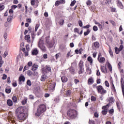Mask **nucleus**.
I'll return each mask as SVG.
<instances>
[{
    "instance_id": "774afa93",
    "label": "nucleus",
    "mask_w": 124,
    "mask_h": 124,
    "mask_svg": "<svg viewBox=\"0 0 124 124\" xmlns=\"http://www.w3.org/2000/svg\"><path fill=\"white\" fill-rule=\"evenodd\" d=\"M98 116H99L98 113H97L96 112L94 113V117H95V118H98Z\"/></svg>"
},
{
    "instance_id": "dca6fc26",
    "label": "nucleus",
    "mask_w": 124,
    "mask_h": 124,
    "mask_svg": "<svg viewBox=\"0 0 124 124\" xmlns=\"http://www.w3.org/2000/svg\"><path fill=\"white\" fill-rule=\"evenodd\" d=\"M22 51L24 52L23 53L24 57H28V56H29V51L26 50V48L25 47L22 48Z\"/></svg>"
},
{
    "instance_id": "aec40b11",
    "label": "nucleus",
    "mask_w": 124,
    "mask_h": 124,
    "mask_svg": "<svg viewBox=\"0 0 124 124\" xmlns=\"http://www.w3.org/2000/svg\"><path fill=\"white\" fill-rule=\"evenodd\" d=\"M25 80H26L25 77H24V76L21 75L19 78L18 81L20 83H21V82H25Z\"/></svg>"
},
{
    "instance_id": "69168bd1",
    "label": "nucleus",
    "mask_w": 124,
    "mask_h": 124,
    "mask_svg": "<svg viewBox=\"0 0 124 124\" xmlns=\"http://www.w3.org/2000/svg\"><path fill=\"white\" fill-rule=\"evenodd\" d=\"M86 4H87V5H91V4H92V1H91V0H88L86 2Z\"/></svg>"
},
{
    "instance_id": "5701e85b",
    "label": "nucleus",
    "mask_w": 124,
    "mask_h": 124,
    "mask_svg": "<svg viewBox=\"0 0 124 124\" xmlns=\"http://www.w3.org/2000/svg\"><path fill=\"white\" fill-rule=\"evenodd\" d=\"M94 81H93V78H91L88 79V85H92V84H93V82Z\"/></svg>"
},
{
    "instance_id": "3c124183",
    "label": "nucleus",
    "mask_w": 124,
    "mask_h": 124,
    "mask_svg": "<svg viewBox=\"0 0 124 124\" xmlns=\"http://www.w3.org/2000/svg\"><path fill=\"white\" fill-rule=\"evenodd\" d=\"M91 101H96V98L94 96H91Z\"/></svg>"
},
{
    "instance_id": "473e14b6",
    "label": "nucleus",
    "mask_w": 124,
    "mask_h": 124,
    "mask_svg": "<svg viewBox=\"0 0 124 124\" xmlns=\"http://www.w3.org/2000/svg\"><path fill=\"white\" fill-rule=\"evenodd\" d=\"M114 49H115V52L116 54H117V55L120 54V52H121V50H120L119 48L115 47Z\"/></svg>"
},
{
    "instance_id": "4be33fe9",
    "label": "nucleus",
    "mask_w": 124,
    "mask_h": 124,
    "mask_svg": "<svg viewBox=\"0 0 124 124\" xmlns=\"http://www.w3.org/2000/svg\"><path fill=\"white\" fill-rule=\"evenodd\" d=\"M117 4L119 7L121 8V9H123L124 8V5H123V3L121 2V1L119 0H117Z\"/></svg>"
},
{
    "instance_id": "680f3d73",
    "label": "nucleus",
    "mask_w": 124,
    "mask_h": 124,
    "mask_svg": "<svg viewBox=\"0 0 124 124\" xmlns=\"http://www.w3.org/2000/svg\"><path fill=\"white\" fill-rule=\"evenodd\" d=\"M33 76H37V75H38V72L35 71H33Z\"/></svg>"
},
{
    "instance_id": "a19ab883",
    "label": "nucleus",
    "mask_w": 124,
    "mask_h": 124,
    "mask_svg": "<svg viewBox=\"0 0 124 124\" xmlns=\"http://www.w3.org/2000/svg\"><path fill=\"white\" fill-rule=\"evenodd\" d=\"M74 32H77V33L79 34V32H80V31L79 30V29L78 28H76L74 29Z\"/></svg>"
},
{
    "instance_id": "f3484780",
    "label": "nucleus",
    "mask_w": 124,
    "mask_h": 124,
    "mask_svg": "<svg viewBox=\"0 0 124 124\" xmlns=\"http://www.w3.org/2000/svg\"><path fill=\"white\" fill-rule=\"evenodd\" d=\"M47 78H48L47 75H43L41 76L40 80L42 82H44V81H45V80H46Z\"/></svg>"
},
{
    "instance_id": "72a5a7b5",
    "label": "nucleus",
    "mask_w": 124,
    "mask_h": 124,
    "mask_svg": "<svg viewBox=\"0 0 124 124\" xmlns=\"http://www.w3.org/2000/svg\"><path fill=\"white\" fill-rule=\"evenodd\" d=\"M90 32H91V30H90V29H87V31H85L84 32V35L85 36H87V35H88L89 33H90Z\"/></svg>"
},
{
    "instance_id": "f704fd0d",
    "label": "nucleus",
    "mask_w": 124,
    "mask_h": 124,
    "mask_svg": "<svg viewBox=\"0 0 124 124\" xmlns=\"http://www.w3.org/2000/svg\"><path fill=\"white\" fill-rule=\"evenodd\" d=\"M108 52L111 58H113V57H114V54H113V51H112V49H111V47H109Z\"/></svg>"
},
{
    "instance_id": "c85d7f7f",
    "label": "nucleus",
    "mask_w": 124,
    "mask_h": 124,
    "mask_svg": "<svg viewBox=\"0 0 124 124\" xmlns=\"http://www.w3.org/2000/svg\"><path fill=\"white\" fill-rule=\"evenodd\" d=\"M46 46L48 48L51 49L53 47V44H52V43L49 42L48 43H46Z\"/></svg>"
},
{
    "instance_id": "c756f323",
    "label": "nucleus",
    "mask_w": 124,
    "mask_h": 124,
    "mask_svg": "<svg viewBox=\"0 0 124 124\" xmlns=\"http://www.w3.org/2000/svg\"><path fill=\"white\" fill-rule=\"evenodd\" d=\"M12 100H13V102H14L15 103H16V102H17V101H18V98H17V97L16 96H13Z\"/></svg>"
},
{
    "instance_id": "09e8293b",
    "label": "nucleus",
    "mask_w": 124,
    "mask_h": 124,
    "mask_svg": "<svg viewBox=\"0 0 124 124\" xmlns=\"http://www.w3.org/2000/svg\"><path fill=\"white\" fill-rule=\"evenodd\" d=\"M109 105H107L106 106H104L102 107V109L103 110H107V108H108V106Z\"/></svg>"
},
{
    "instance_id": "6ab92c4d",
    "label": "nucleus",
    "mask_w": 124,
    "mask_h": 124,
    "mask_svg": "<svg viewBox=\"0 0 124 124\" xmlns=\"http://www.w3.org/2000/svg\"><path fill=\"white\" fill-rule=\"evenodd\" d=\"M98 61L100 62V63L103 64L104 63V62H105V58L101 57L100 58H99V59H98Z\"/></svg>"
},
{
    "instance_id": "9b49d317",
    "label": "nucleus",
    "mask_w": 124,
    "mask_h": 124,
    "mask_svg": "<svg viewBox=\"0 0 124 124\" xmlns=\"http://www.w3.org/2000/svg\"><path fill=\"white\" fill-rule=\"evenodd\" d=\"M106 64L108 66V70L110 71V72H111V73H112L113 71V69H112V65H111L109 62H107Z\"/></svg>"
},
{
    "instance_id": "052dcab7",
    "label": "nucleus",
    "mask_w": 124,
    "mask_h": 124,
    "mask_svg": "<svg viewBox=\"0 0 124 124\" xmlns=\"http://www.w3.org/2000/svg\"><path fill=\"white\" fill-rule=\"evenodd\" d=\"M17 5H13L11 6V8L13 9V10H15L16 9V8H17Z\"/></svg>"
},
{
    "instance_id": "393cba45",
    "label": "nucleus",
    "mask_w": 124,
    "mask_h": 124,
    "mask_svg": "<svg viewBox=\"0 0 124 124\" xmlns=\"http://www.w3.org/2000/svg\"><path fill=\"white\" fill-rule=\"evenodd\" d=\"M61 80L63 83H65L66 82H67V78L65 76H62L61 78Z\"/></svg>"
},
{
    "instance_id": "4468645a",
    "label": "nucleus",
    "mask_w": 124,
    "mask_h": 124,
    "mask_svg": "<svg viewBox=\"0 0 124 124\" xmlns=\"http://www.w3.org/2000/svg\"><path fill=\"white\" fill-rule=\"evenodd\" d=\"M49 88L52 91H54L55 88H56V82H53L52 83H50V84L49 85Z\"/></svg>"
},
{
    "instance_id": "6e6552de",
    "label": "nucleus",
    "mask_w": 124,
    "mask_h": 124,
    "mask_svg": "<svg viewBox=\"0 0 124 124\" xmlns=\"http://www.w3.org/2000/svg\"><path fill=\"white\" fill-rule=\"evenodd\" d=\"M100 69H101V71L103 73H104L105 74H106V73H108V70L107 69V68H106V66H101Z\"/></svg>"
},
{
    "instance_id": "b1692460",
    "label": "nucleus",
    "mask_w": 124,
    "mask_h": 124,
    "mask_svg": "<svg viewBox=\"0 0 124 124\" xmlns=\"http://www.w3.org/2000/svg\"><path fill=\"white\" fill-rule=\"evenodd\" d=\"M7 104L8 106H12L13 105V102L11 99H8L7 101Z\"/></svg>"
},
{
    "instance_id": "5fc2aeb1",
    "label": "nucleus",
    "mask_w": 124,
    "mask_h": 124,
    "mask_svg": "<svg viewBox=\"0 0 124 124\" xmlns=\"http://www.w3.org/2000/svg\"><path fill=\"white\" fill-rule=\"evenodd\" d=\"M108 113L111 115L112 114H114V109L111 108L108 111Z\"/></svg>"
},
{
    "instance_id": "2f4dec72",
    "label": "nucleus",
    "mask_w": 124,
    "mask_h": 124,
    "mask_svg": "<svg viewBox=\"0 0 124 124\" xmlns=\"http://www.w3.org/2000/svg\"><path fill=\"white\" fill-rule=\"evenodd\" d=\"M71 95V91L69 90L66 92V96H70Z\"/></svg>"
},
{
    "instance_id": "1a4fd4ad",
    "label": "nucleus",
    "mask_w": 124,
    "mask_h": 124,
    "mask_svg": "<svg viewBox=\"0 0 124 124\" xmlns=\"http://www.w3.org/2000/svg\"><path fill=\"white\" fill-rule=\"evenodd\" d=\"M110 85H111L110 88L111 89V91L114 93H117V91L116 90V88H115V85H114V83H113V81H111Z\"/></svg>"
},
{
    "instance_id": "423d86ee",
    "label": "nucleus",
    "mask_w": 124,
    "mask_h": 124,
    "mask_svg": "<svg viewBox=\"0 0 124 124\" xmlns=\"http://www.w3.org/2000/svg\"><path fill=\"white\" fill-rule=\"evenodd\" d=\"M38 47L41 50L42 52H43V53H45V52L47 51L46 49V46H44V42L41 39H40L38 42Z\"/></svg>"
},
{
    "instance_id": "6e6d98bb",
    "label": "nucleus",
    "mask_w": 124,
    "mask_h": 124,
    "mask_svg": "<svg viewBox=\"0 0 124 124\" xmlns=\"http://www.w3.org/2000/svg\"><path fill=\"white\" fill-rule=\"evenodd\" d=\"M31 35L32 39H34L35 37V34L34 33V32H31Z\"/></svg>"
},
{
    "instance_id": "0e129e2a",
    "label": "nucleus",
    "mask_w": 124,
    "mask_h": 124,
    "mask_svg": "<svg viewBox=\"0 0 124 124\" xmlns=\"http://www.w3.org/2000/svg\"><path fill=\"white\" fill-rule=\"evenodd\" d=\"M91 26L90 25H87L86 26H83L82 28L83 29H89Z\"/></svg>"
},
{
    "instance_id": "603ef678",
    "label": "nucleus",
    "mask_w": 124,
    "mask_h": 124,
    "mask_svg": "<svg viewBox=\"0 0 124 124\" xmlns=\"http://www.w3.org/2000/svg\"><path fill=\"white\" fill-rule=\"evenodd\" d=\"M38 28H39V24H36L35 27V31H37Z\"/></svg>"
},
{
    "instance_id": "ea45409f",
    "label": "nucleus",
    "mask_w": 124,
    "mask_h": 124,
    "mask_svg": "<svg viewBox=\"0 0 124 124\" xmlns=\"http://www.w3.org/2000/svg\"><path fill=\"white\" fill-rule=\"evenodd\" d=\"M63 23H64V20H63V19H61L59 22L60 26H63Z\"/></svg>"
},
{
    "instance_id": "e2e57ef3",
    "label": "nucleus",
    "mask_w": 124,
    "mask_h": 124,
    "mask_svg": "<svg viewBox=\"0 0 124 124\" xmlns=\"http://www.w3.org/2000/svg\"><path fill=\"white\" fill-rule=\"evenodd\" d=\"M96 75L97 76H100V72L98 69L96 70Z\"/></svg>"
},
{
    "instance_id": "58836bf2",
    "label": "nucleus",
    "mask_w": 124,
    "mask_h": 124,
    "mask_svg": "<svg viewBox=\"0 0 124 124\" xmlns=\"http://www.w3.org/2000/svg\"><path fill=\"white\" fill-rule=\"evenodd\" d=\"M116 105L118 109L121 110V103H120L119 102H116Z\"/></svg>"
},
{
    "instance_id": "49530a36",
    "label": "nucleus",
    "mask_w": 124,
    "mask_h": 124,
    "mask_svg": "<svg viewBox=\"0 0 124 124\" xmlns=\"http://www.w3.org/2000/svg\"><path fill=\"white\" fill-rule=\"evenodd\" d=\"M27 84L28 85V86H31V80L28 79L27 81Z\"/></svg>"
},
{
    "instance_id": "f8f14e48",
    "label": "nucleus",
    "mask_w": 124,
    "mask_h": 124,
    "mask_svg": "<svg viewBox=\"0 0 124 124\" xmlns=\"http://www.w3.org/2000/svg\"><path fill=\"white\" fill-rule=\"evenodd\" d=\"M39 53L38 50H37V48L33 49L31 50V55L32 56H36Z\"/></svg>"
},
{
    "instance_id": "7c9ffc66",
    "label": "nucleus",
    "mask_w": 124,
    "mask_h": 124,
    "mask_svg": "<svg viewBox=\"0 0 124 124\" xmlns=\"http://www.w3.org/2000/svg\"><path fill=\"white\" fill-rule=\"evenodd\" d=\"M103 26H104V22H101V24L99 23L98 24V26L99 28V29H102L103 28Z\"/></svg>"
},
{
    "instance_id": "20e7f679",
    "label": "nucleus",
    "mask_w": 124,
    "mask_h": 124,
    "mask_svg": "<svg viewBox=\"0 0 124 124\" xmlns=\"http://www.w3.org/2000/svg\"><path fill=\"white\" fill-rule=\"evenodd\" d=\"M85 65H84V61L80 60L78 64V74L79 75L83 74L85 72Z\"/></svg>"
},
{
    "instance_id": "a18cd8bd",
    "label": "nucleus",
    "mask_w": 124,
    "mask_h": 124,
    "mask_svg": "<svg viewBox=\"0 0 124 124\" xmlns=\"http://www.w3.org/2000/svg\"><path fill=\"white\" fill-rule=\"evenodd\" d=\"M75 3H76V0H74L71 2L70 4V6H74V5H75Z\"/></svg>"
},
{
    "instance_id": "e433bc0d",
    "label": "nucleus",
    "mask_w": 124,
    "mask_h": 124,
    "mask_svg": "<svg viewBox=\"0 0 124 124\" xmlns=\"http://www.w3.org/2000/svg\"><path fill=\"white\" fill-rule=\"evenodd\" d=\"M27 75L28 76H32V75H33L32 72H31V70H28L27 71Z\"/></svg>"
},
{
    "instance_id": "79ce46f5",
    "label": "nucleus",
    "mask_w": 124,
    "mask_h": 124,
    "mask_svg": "<svg viewBox=\"0 0 124 124\" xmlns=\"http://www.w3.org/2000/svg\"><path fill=\"white\" fill-rule=\"evenodd\" d=\"M5 93H11V89L6 88L5 89Z\"/></svg>"
},
{
    "instance_id": "4d7b16f0",
    "label": "nucleus",
    "mask_w": 124,
    "mask_h": 124,
    "mask_svg": "<svg viewBox=\"0 0 124 124\" xmlns=\"http://www.w3.org/2000/svg\"><path fill=\"white\" fill-rule=\"evenodd\" d=\"M26 51H30V45H26L25 46Z\"/></svg>"
},
{
    "instance_id": "ddd939ff",
    "label": "nucleus",
    "mask_w": 124,
    "mask_h": 124,
    "mask_svg": "<svg viewBox=\"0 0 124 124\" xmlns=\"http://www.w3.org/2000/svg\"><path fill=\"white\" fill-rule=\"evenodd\" d=\"M100 46V45L99 44V43L98 42H94L93 44V48H96V49H97V48H98Z\"/></svg>"
},
{
    "instance_id": "2eb2a0df",
    "label": "nucleus",
    "mask_w": 124,
    "mask_h": 124,
    "mask_svg": "<svg viewBox=\"0 0 124 124\" xmlns=\"http://www.w3.org/2000/svg\"><path fill=\"white\" fill-rule=\"evenodd\" d=\"M63 3H64V2H63L62 0H57L55 2V6H59L60 4H62Z\"/></svg>"
},
{
    "instance_id": "cd10ccee",
    "label": "nucleus",
    "mask_w": 124,
    "mask_h": 124,
    "mask_svg": "<svg viewBox=\"0 0 124 124\" xmlns=\"http://www.w3.org/2000/svg\"><path fill=\"white\" fill-rule=\"evenodd\" d=\"M86 72L87 74H89V75H91V74H92V69H91L89 67H88L86 68Z\"/></svg>"
},
{
    "instance_id": "a878e982",
    "label": "nucleus",
    "mask_w": 124,
    "mask_h": 124,
    "mask_svg": "<svg viewBox=\"0 0 124 124\" xmlns=\"http://www.w3.org/2000/svg\"><path fill=\"white\" fill-rule=\"evenodd\" d=\"M12 19H13V15H11L8 16L7 21L9 23H11V21H12Z\"/></svg>"
},
{
    "instance_id": "412c9836",
    "label": "nucleus",
    "mask_w": 124,
    "mask_h": 124,
    "mask_svg": "<svg viewBox=\"0 0 124 124\" xmlns=\"http://www.w3.org/2000/svg\"><path fill=\"white\" fill-rule=\"evenodd\" d=\"M38 68V65H37L36 64H34L31 67V70L32 71H35Z\"/></svg>"
},
{
    "instance_id": "c03bdc74",
    "label": "nucleus",
    "mask_w": 124,
    "mask_h": 124,
    "mask_svg": "<svg viewBox=\"0 0 124 124\" xmlns=\"http://www.w3.org/2000/svg\"><path fill=\"white\" fill-rule=\"evenodd\" d=\"M46 43H49V42H50V36H46Z\"/></svg>"
},
{
    "instance_id": "9d476101",
    "label": "nucleus",
    "mask_w": 124,
    "mask_h": 124,
    "mask_svg": "<svg viewBox=\"0 0 124 124\" xmlns=\"http://www.w3.org/2000/svg\"><path fill=\"white\" fill-rule=\"evenodd\" d=\"M69 72L71 74L74 75L75 74V68L73 66H71L69 68Z\"/></svg>"
},
{
    "instance_id": "13d9d810",
    "label": "nucleus",
    "mask_w": 124,
    "mask_h": 124,
    "mask_svg": "<svg viewBox=\"0 0 124 124\" xmlns=\"http://www.w3.org/2000/svg\"><path fill=\"white\" fill-rule=\"evenodd\" d=\"M105 86L106 87H108V88H109V87L110 86L109 84V82H108V81L106 80L105 82Z\"/></svg>"
},
{
    "instance_id": "a211bd4d",
    "label": "nucleus",
    "mask_w": 124,
    "mask_h": 124,
    "mask_svg": "<svg viewBox=\"0 0 124 124\" xmlns=\"http://www.w3.org/2000/svg\"><path fill=\"white\" fill-rule=\"evenodd\" d=\"M25 40H27L28 43H31V36H30V35H25Z\"/></svg>"
},
{
    "instance_id": "37998d69",
    "label": "nucleus",
    "mask_w": 124,
    "mask_h": 124,
    "mask_svg": "<svg viewBox=\"0 0 124 124\" xmlns=\"http://www.w3.org/2000/svg\"><path fill=\"white\" fill-rule=\"evenodd\" d=\"M4 5L0 4V11H2L4 9Z\"/></svg>"
},
{
    "instance_id": "39448f33",
    "label": "nucleus",
    "mask_w": 124,
    "mask_h": 124,
    "mask_svg": "<svg viewBox=\"0 0 124 124\" xmlns=\"http://www.w3.org/2000/svg\"><path fill=\"white\" fill-rule=\"evenodd\" d=\"M96 90L98 93H100V94H101L102 95H104V94L107 93V91L104 90V88H103L102 85L96 86Z\"/></svg>"
},
{
    "instance_id": "c9c22d12",
    "label": "nucleus",
    "mask_w": 124,
    "mask_h": 124,
    "mask_svg": "<svg viewBox=\"0 0 124 124\" xmlns=\"http://www.w3.org/2000/svg\"><path fill=\"white\" fill-rule=\"evenodd\" d=\"M108 101L110 103H113V102H114V101H115V99H114V98L113 97H111L108 99Z\"/></svg>"
},
{
    "instance_id": "f03ea898",
    "label": "nucleus",
    "mask_w": 124,
    "mask_h": 124,
    "mask_svg": "<svg viewBox=\"0 0 124 124\" xmlns=\"http://www.w3.org/2000/svg\"><path fill=\"white\" fill-rule=\"evenodd\" d=\"M45 111H46V106L44 104H41L38 106L37 112L35 113V115L36 117H40L41 114L44 113Z\"/></svg>"
},
{
    "instance_id": "f257e3e1",
    "label": "nucleus",
    "mask_w": 124,
    "mask_h": 124,
    "mask_svg": "<svg viewBox=\"0 0 124 124\" xmlns=\"http://www.w3.org/2000/svg\"><path fill=\"white\" fill-rule=\"evenodd\" d=\"M17 119L20 122H24L27 119V115L25 113V108L20 107L16 111Z\"/></svg>"
},
{
    "instance_id": "4c0bfd02",
    "label": "nucleus",
    "mask_w": 124,
    "mask_h": 124,
    "mask_svg": "<svg viewBox=\"0 0 124 124\" xmlns=\"http://www.w3.org/2000/svg\"><path fill=\"white\" fill-rule=\"evenodd\" d=\"M61 57V52L58 53L55 55L56 60H59V58Z\"/></svg>"
},
{
    "instance_id": "de8ad7c7",
    "label": "nucleus",
    "mask_w": 124,
    "mask_h": 124,
    "mask_svg": "<svg viewBox=\"0 0 124 124\" xmlns=\"http://www.w3.org/2000/svg\"><path fill=\"white\" fill-rule=\"evenodd\" d=\"M93 31H98V28H97V26H94L93 27Z\"/></svg>"
},
{
    "instance_id": "bf43d9fd",
    "label": "nucleus",
    "mask_w": 124,
    "mask_h": 124,
    "mask_svg": "<svg viewBox=\"0 0 124 124\" xmlns=\"http://www.w3.org/2000/svg\"><path fill=\"white\" fill-rule=\"evenodd\" d=\"M31 5L33 6L35 4V0H31Z\"/></svg>"
},
{
    "instance_id": "8fccbe9b",
    "label": "nucleus",
    "mask_w": 124,
    "mask_h": 124,
    "mask_svg": "<svg viewBox=\"0 0 124 124\" xmlns=\"http://www.w3.org/2000/svg\"><path fill=\"white\" fill-rule=\"evenodd\" d=\"M78 23L79 27H83V22L81 21V20H79Z\"/></svg>"
},
{
    "instance_id": "338daca9",
    "label": "nucleus",
    "mask_w": 124,
    "mask_h": 124,
    "mask_svg": "<svg viewBox=\"0 0 124 124\" xmlns=\"http://www.w3.org/2000/svg\"><path fill=\"white\" fill-rule=\"evenodd\" d=\"M96 83L97 84H100V83H101V79L100 78H97Z\"/></svg>"
},
{
    "instance_id": "0eeeda50",
    "label": "nucleus",
    "mask_w": 124,
    "mask_h": 124,
    "mask_svg": "<svg viewBox=\"0 0 124 124\" xmlns=\"http://www.w3.org/2000/svg\"><path fill=\"white\" fill-rule=\"evenodd\" d=\"M43 71L44 73H48V72H51L52 69H51L50 66L46 65L45 67L43 68Z\"/></svg>"
},
{
    "instance_id": "7ed1b4c3",
    "label": "nucleus",
    "mask_w": 124,
    "mask_h": 124,
    "mask_svg": "<svg viewBox=\"0 0 124 124\" xmlns=\"http://www.w3.org/2000/svg\"><path fill=\"white\" fill-rule=\"evenodd\" d=\"M67 115L69 120H73L77 117V112L75 109H69L67 111Z\"/></svg>"
},
{
    "instance_id": "864d4df0",
    "label": "nucleus",
    "mask_w": 124,
    "mask_h": 124,
    "mask_svg": "<svg viewBox=\"0 0 124 124\" xmlns=\"http://www.w3.org/2000/svg\"><path fill=\"white\" fill-rule=\"evenodd\" d=\"M27 65L29 67H30L31 66H32V62L30 61V62H28V64H27Z\"/></svg>"
},
{
    "instance_id": "bb28decb",
    "label": "nucleus",
    "mask_w": 124,
    "mask_h": 124,
    "mask_svg": "<svg viewBox=\"0 0 124 124\" xmlns=\"http://www.w3.org/2000/svg\"><path fill=\"white\" fill-rule=\"evenodd\" d=\"M87 61L88 62H89L90 64H93V58H92V57L89 56L87 58Z\"/></svg>"
}]
</instances>
